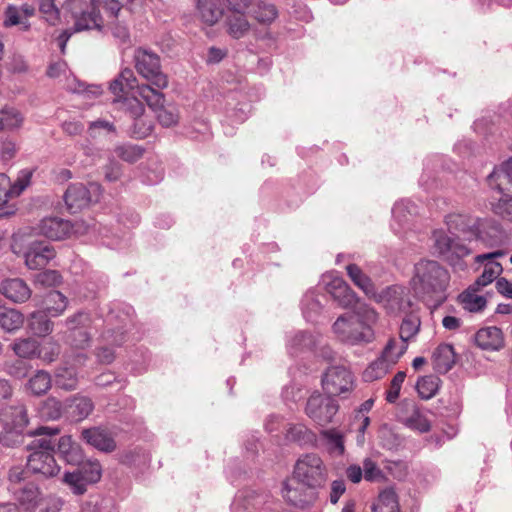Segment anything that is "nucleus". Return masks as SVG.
<instances>
[{
  "label": "nucleus",
  "instance_id": "0eeeda50",
  "mask_svg": "<svg viewBox=\"0 0 512 512\" xmlns=\"http://www.w3.org/2000/svg\"><path fill=\"white\" fill-rule=\"evenodd\" d=\"M134 66L137 73L158 89L168 86V77L162 72L160 57L147 49L137 48L134 52Z\"/></svg>",
  "mask_w": 512,
  "mask_h": 512
},
{
  "label": "nucleus",
  "instance_id": "58836bf2",
  "mask_svg": "<svg viewBox=\"0 0 512 512\" xmlns=\"http://www.w3.org/2000/svg\"><path fill=\"white\" fill-rule=\"evenodd\" d=\"M420 326V317L413 310L406 313V316L402 320L399 329L400 339L408 344V341L413 339L418 334L420 331Z\"/></svg>",
  "mask_w": 512,
  "mask_h": 512
},
{
  "label": "nucleus",
  "instance_id": "de8ad7c7",
  "mask_svg": "<svg viewBox=\"0 0 512 512\" xmlns=\"http://www.w3.org/2000/svg\"><path fill=\"white\" fill-rule=\"evenodd\" d=\"M114 152L123 161L135 163L143 157L145 149L140 145L122 144L116 146Z\"/></svg>",
  "mask_w": 512,
  "mask_h": 512
},
{
  "label": "nucleus",
  "instance_id": "1a4fd4ad",
  "mask_svg": "<svg viewBox=\"0 0 512 512\" xmlns=\"http://www.w3.org/2000/svg\"><path fill=\"white\" fill-rule=\"evenodd\" d=\"M101 476L102 467L99 461L87 460L73 472H65L62 481L69 486L73 494L83 495L87 491V486L99 482Z\"/></svg>",
  "mask_w": 512,
  "mask_h": 512
},
{
  "label": "nucleus",
  "instance_id": "393cba45",
  "mask_svg": "<svg viewBox=\"0 0 512 512\" xmlns=\"http://www.w3.org/2000/svg\"><path fill=\"white\" fill-rule=\"evenodd\" d=\"M0 293L13 302H25L31 296V290L20 278L6 279L0 284Z\"/></svg>",
  "mask_w": 512,
  "mask_h": 512
},
{
  "label": "nucleus",
  "instance_id": "680f3d73",
  "mask_svg": "<svg viewBox=\"0 0 512 512\" xmlns=\"http://www.w3.org/2000/svg\"><path fill=\"white\" fill-rule=\"evenodd\" d=\"M155 112L157 114V119L162 126L170 127L178 122L179 117L174 109L165 108L163 105L162 108H158Z\"/></svg>",
  "mask_w": 512,
  "mask_h": 512
},
{
  "label": "nucleus",
  "instance_id": "4be33fe9",
  "mask_svg": "<svg viewBox=\"0 0 512 512\" xmlns=\"http://www.w3.org/2000/svg\"><path fill=\"white\" fill-rule=\"evenodd\" d=\"M474 341L482 350L497 351L504 346V335L500 328L489 326L479 329L474 335Z\"/></svg>",
  "mask_w": 512,
  "mask_h": 512
},
{
  "label": "nucleus",
  "instance_id": "603ef678",
  "mask_svg": "<svg viewBox=\"0 0 512 512\" xmlns=\"http://www.w3.org/2000/svg\"><path fill=\"white\" fill-rule=\"evenodd\" d=\"M12 349L16 355L22 358H32L39 354V344L36 340L27 338L21 339L12 345Z\"/></svg>",
  "mask_w": 512,
  "mask_h": 512
},
{
  "label": "nucleus",
  "instance_id": "4d7b16f0",
  "mask_svg": "<svg viewBox=\"0 0 512 512\" xmlns=\"http://www.w3.org/2000/svg\"><path fill=\"white\" fill-rule=\"evenodd\" d=\"M363 473L364 479L369 482H381L385 479L383 471L370 458L363 461Z\"/></svg>",
  "mask_w": 512,
  "mask_h": 512
},
{
  "label": "nucleus",
  "instance_id": "c756f323",
  "mask_svg": "<svg viewBox=\"0 0 512 512\" xmlns=\"http://www.w3.org/2000/svg\"><path fill=\"white\" fill-rule=\"evenodd\" d=\"M6 420L10 427L26 428L29 423L27 409L24 405L8 406L0 411V424L6 426Z\"/></svg>",
  "mask_w": 512,
  "mask_h": 512
},
{
  "label": "nucleus",
  "instance_id": "338daca9",
  "mask_svg": "<svg viewBox=\"0 0 512 512\" xmlns=\"http://www.w3.org/2000/svg\"><path fill=\"white\" fill-rule=\"evenodd\" d=\"M346 485L343 480H334L331 483L330 502L332 504L338 503L340 497L345 493Z\"/></svg>",
  "mask_w": 512,
  "mask_h": 512
},
{
  "label": "nucleus",
  "instance_id": "a18cd8bd",
  "mask_svg": "<svg viewBox=\"0 0 512 512\" xmlns=\"http://www.w3.org/2000/svg\"><path fill=\"white\" fill-rule=\"evenodd\" d=\"M440 382V378L435 375L422 377L416 385L419 396L425 400L431 399L436 395Z\"/></svg>",
  "mask_w": 512,
  "mask_h": 512
},
{
  "label": "nucleus",
  "instance_id": "f03ea898",
  "mask_svg": "<svg viewBox=\"0 0 512 512\" xmlns=\"http://www.w3.org/2000/svg\"><path fill=\"white\" fill-rule=\"evenodd\" d=\"M378 313L367 305L358 306L353 313L339 316L332 325L337 339L350 345H365L375 340L374 325Z\"/></svg>",
  "mask_w": 512,
  "mask_h": 512
},
{
  "label": "nucleus",
  "instance_id": "9b49d317",
  "mask_svg": "<svg viewBox=\"0 0 512 512\" xmlns=\"http://www.w3.org/2000/svg\"><path fill=\"white\" fill-rule=\"evenodd\" d=\"M88 227L83 221L71 223L59 217H47L40 221L38 233L52 240H62L70 236L86 233Z\"/></svg>",
  "mask_w": 512,
  "mask_h": 512
},
{
  "label": "nucleus",
  "instance_id": "4468645a",
  "mask_svg": "<svg viewBox=\"0 0 512 512\" xmlns=\"http://www.w3.org/2000/svg\"><path fill=\"white\" fill-rule=\"evenodd\" d=\"M353 384L352 373L343 366L329 367L322 377L323 390L329 397L349 393Z\"/></svg>",
  "mask_w": 512,
  "mask_h": 512
},
{
  "label": "nucleus",
  "instance_id": "5701e85b",
  "mask_svg": "<svg viewBox=\"0 0 512 512\" xmlns=\"http://www.w3.org/2000/svg\"><path fill=\"white\" fill-rule=\"evenodd\" d=\"M64 201L67 209L71 213H76L89 205L91 201L90 192L84 184H72L65 192Z\"/></svg>",
  "mask_w": 512,
  "mask_h": 512
},
{
  "label": "nucleus",
  "instance_id": "c03bdc74",
  "mask_svg": "<svg viewBox=\"0 0 512 512\" xmlns=\"http://www.w3.org/2000/svg\"><path fill=\"white\" fill-rule=\"evenodd\" d=\"M23 323L24 316L16 309H5L0 313V326L7 332H13L20 329Z\"/></svg>",
  "mask_w": 512,
  "mask_h": 512
},
{
  "label": "nucleus",
  "instance_id": "f8f14e48",
  "mask_svg": "<svg viewBox=\"0 0 512 512\" xmlns=\"http://www.w3.org/2000/svg\"><path fill=\"white\" fill-rule=\"evenodd\" d=\"M338 409V403L328 395L313 393L306 402L305 414L319 426L325 427L332 423Z\"/></svg>",
  "mask_w": 512,
  "mask_h": 512
},
{
  "label": "nucleus",
  "instance_id": "f3484780",
  "mask_svg": "<svg viewBox=\"0 0 512 512\" xmlns=\"http://www.w3.org/2000/svg\"><path fill=\"white\" fill-rule=\"evenodd\" d=\"M504 255V250H496L494 252L480 254L475 257V262L484 263L486 261V263L484 264L482 274L476 279L474 286L482 288L497 279V277L502 273L503 268L499 262L495 261V259Z\"/></svg>",
  "mask_w": 512,
  "mask_h": 512
},
{
  "label": "nucleus",
  "instance_id": "a19ab883",
  "mask_svg": "<svg viewBox=\"0 0 512 512\" xmlns=\"http://www.w3.org/2000/svg\"><path fill=\"white\" fill-rule=\"evenodd\" d=\"M45 311L52 317L60 316L64 313L68 305V299L59 291H50L45 296Z\"/></svg>",
  "mask_w": 512,
  "mask_h": 512
},
{
  "label": "nucleus",
  "instance_id": "8fccbe9b",
  "mask_svg": "<svg viewBox=\"0 0 512 512\" xmlns=\"http://www.w3.org/2000/svg\"><path fill=\"white\" fill-rule=\"evenodd\" d=\"M23 120L22 114L14 108H4L0 110V132L5 128H19Z\"/></svg>",
  "mask_w": 512,
  "mask_h": 512
},
{
  "label": "nucleus",
  "instance_id": "3c124183",
  "mask_svg": "<svg viewBox=\"0 0 512 512\" xmlns=\"http://www.w3.org/2000/svg\"><path fill=\"white\" fill-rule=\"evenodd\" d=\"M40 415L46 420H57L62 416V403L56 398L46 399L39 409Z\"/></svg>",
  "mask_w": 512,
  "mask_h": 512
},
{
  "label": "nucleus",
  "instance_id": "0e129e2a",
  "mask_svg": "<svg viewBox=\"0 0 512 512\" xmlns=\"http://www.w3.org/2000/svg\"><path fill=\"white\" fill-rule=\"evenodd\" d=\"M37 281L43 285L55 286L61 283L62 277L56 270H46L38 274Z\"/></svg>",
  "mask_w": 512,
  "mask_h": 512
},
{
  "label": "nucleus",
  "instance_id": "49530a36",
  "mask_svg": "<svg viewBox=\"0 0 512 512\" xmlns=\"http://www.w3.org/2000/svg\"><path fill=\"white\" fill-rule=\"evenodd\" d=\"M52 380L48 372L40 370L28 381V389L34 395H43L51 388Z\"/></svg>",
  "mask_w": 512,
  "mask_h": 512
},
{
  "label": "nucleus",
  "instance_id": "ea45409f",
  "mask_svg": "<svg viewBox=\"0 0 512 512\" xmlns=\"http://www.w3.org/2000/svg\"><path fill=\"white\" fill-rule=\"evenodd\" d=\"M138 95L146 102V104L152 110L156 111L158 108H162L165 102V96L160 92L157 87L156 89L150 85L142 84L137 85Z\"/></svg>",
  "mask_w": 512,
  "mask_h": 512
},
{
  "label": "nucleus",
  "instance_id": "cd10ccee",
  "mask_svg": "<svg viewBox=\"0 0 512 512\" xmlns=\"http://www.w3.org/2000/svg\"><path fill=\"white\" fill-rule=\"evenodd\" d=\"M66 409L73 420L82 421L93 412L94 403L87 396L76 395L67 400Z\"/></svg>",
  "mask_w": 512,
  "mask_h": 512
},
{
  "label": "nucleus",
  "instance_id": "72a5a7b5",
  "mask_svg": "<svg viewBox=\"0 0 512 512\" xmlns=\"http://www.w3.org/2000/svg\"><path fill=\"white\" fill-rule=\"evenodd\" d=\"M372 512H400L396 492L392 488L381 491L371 507Z\"/></svg>",
  "mask_w": 512,
  "mask_h": 512
},
{
  "label": "nucleus",
  "instance_id": "a211bd4d",
  "mask_svg": "<svg viewBox=\"0 0 512 512\" xmlns=\"http://www.w3.org/2000/svg\"><path fill=\"white\" fill-rule=\"evenodd\" d=\"M56 255L54 248L44 242L31 243L24 254L25 264L29 269L38 270L44 268Z\"/></svg>",
  "mask_w": 512,
  "mask_h": 512
},
{
  "label": "nucleus",
  "instance_id": "f257e3e1",
  "mask_svg": "<svg viewBox=\"0 0 512 512\" xmlns=\"http://www.w3.org/2000/svg\"><path fill=\"white\" fill-rule=\"evenodd\" d=\"M60 433V428L41 426L29 431L28 435L34 437L27 445L30 451L27 457L25 470L28 475L35 474L43 479L53 478L60 473V466L55 459V441L52 437Z\"/></svg>",
  "mask_w": 512,
  "mask_h": 512
},
{
  "label": "nucleus",
  "instance_id": "c85d7f7f",
  "mask_svg": "<svg viewBox=\"0 0 512 512\" xmlns=\"http://www.w3.org/2000/svg\"><path fill=\"white\" fill-rule=\"evenodd\" d=\"M197 16L208 26L216 24L223 16L219 0H197Z\"/></svg>",
  "mask_w": 512,
  "mask_h": 512
},
{
  "label": "nucleus",
  "instance_id": "423d86ee",
  "mask_svg": "<svg viewBox=\"0 0 512 512\" xmlns=\"http://www.w3.org/2000/svg\"><path fill=\"white\" fill-rule=\"evenodd\" d=\"M63 8L73 20L75 32L101 30L104 25L103 17L94 0H66Z\"/></svg>",
  "mask_w": 512,
  "mask_h": 512
},
{
  "label": "nucleus",
  "instance_id": "13d9d810",
  "mask_svg": "<svg viewBox=\"0 0 512 512\" xmlns=\"http://www.w3.org/2000/svg\"><path fill=\"white\" fill-rule=\"evenodd\" d=\"M405 378L406 373L404 371H399L394 375L393 379L390 382L389 389L386 393V400L389 403H394L398 399Z\"/></svg>",
  "mask_w": 512,
  "mask_h": 512
},
{
  "label": "nucleus",
  "instance_id": "37998d69",
  "mask_svg": "<svg viewBox=\"0 0 512 512\" xmlns=\"http://www.w3.org/2000/svg\"><path fill=\"white\" fill-rule=\"evenodd\" d=\"M6 420V426H1L0 432V443L6 447H16L24 441V430L25 428L10 427Z\"/></svg>",
  "mask_w": 512,
  "mask_h": 512
},
{
  "label": "nucleus",
  "instance_id": "e2e57ef3",
  "mask_svg": "<svg viewBox=\"0 0 512 512\" xmlns=\"http://www.w3.org/2000/svg\"><path fill=\"white\" fill-rule=\"evenodd\" d=\"M10 199H12L10 178L4 173H0V206L5 205Z\"/></svg>",
  "mask_w": 512,
  "mask_h": 512
},
{
  "label": "nucleus",
  "instance_id": "774afa93",
  "mask_svg": "<svg viewBox=\"0 0 512 512\" xmlns=\"http://www.w3.org/2000/svg\"><path fill=\"white\" fill-rule=\"evenodd\" d=\"M60 353V347L58 344L49 343L48 346L43 347L39 351V356L42 357L45 361L52 362Z\"/></svg>",
  "mask_w": 512,
  "mask_h": 512
},
{
  "label": "nucleus",
  "instance_id": "2f4dec72",
  "mask_svg": "<svg viewBox=\"0 0 512 512\" xmlns=\"http://www.w3.org/2000/svg\"><path fill=\"white\" fill-rule=\"evenodd\" d=\"M434 369L441 374L447 373L455 363L454 349L449 344L439 345L433 353Z\"/></svg>",
  "mask_w": 512,
  "mask_h": 512
},
{
  "label": "nucleus",
  "instance_id": "b1692460",
  "mask_svg": "<svg viewBox=\"0 0 512 512\" xmlns=\"http://www.w3.org/2000/svg\"><path fill=\"white\" fill-rule=\"evenodd\" d=\"M137 85V79L134 76L133 71L129 68L122 70L119 76L110 83L109 89L116 96L113 103L117 108L118 104L116 101L118 99L123 100L125 98H132L133 96L129 97L127 95L128 91L136 88Z\"/></svg>",
  "mask_w": 512,
  "mask_h": 512
},
{
  "label": "nucleus",
  "instance_id": "dca6fc26",
  "mask_svg": "<svg viewBox=\"0 0 512 512\" xmlns=\"http://www.w3.org/2000/svg\"><path fill=\"white\" fill-rule=\"evenodd\" d=\"M485 247L495 248L506 244L507 235L502 226L492 219H478L477 227L472 236Z\"/></svg>",
  "mask_w": 512,
  "mask_h": 512
},
{
  "label": "nucleus",
  "instance_id": "7ed1b4c3",
  "mask_svg": "<svg viewBox=\"0 0 512 512\" xmlns=\"http://www.w3.org/2000/svg\"><path fill=\"white\" fill-rule=\"evenodd\" d=\"M449 282L448 270L437 261L421 260L415 265L414 289L422 297L442 301Z\"/></svg>",
  "mask_w": 512,
  "mask_h": 512
},
{
  "label": "nucleus",
  "instance_id": "bf43d9fd",
  "mask_svg": "<svg viewBox=\"0 0 512 512\" xmlns=\"http://www.w3.org/2000/svg\"><path fill=\"white\" fill-rule=\"evenodd\" d=\"M32 172L23 170L14 183H11L12 198L18 197L30 184Z\"/></svg>",
  "mask_w": 512,
  "mask_h": 512
},
{
  "label": "nucleus",
  "instance_id": "f704fd0d",
  "mask_svg": "<svg viewBox=\"0 0 512 512\" xmlns=\"http://www.w3.org/2000/svg\"><path fill=\"white\" fill-rule=\"evenodd\" d=\"M247 12H231L226 19L227 32L234 39L244 37L250 30V23L246 18Z\"/></svg>",
  "mask_w": 512,
  "mask_h": 512
},
{
  "label": "nucleus",
  "instance_id": "c9c22d12",
  "mask_svg": "<svg viewBox=\"0 0 512 512\" xmlns=\"http://www.w3.org/2000/svg\"><path fill=\"white\" fill-rule=\"evenodd\" d=\"M320 437L324 441L330 454L341 456L345 452L344 435L338 429H323Z\"/></svg>",
  "mask_w": 512,
  "mask_h": 512
},
{
  "label": "nucleus",
  "instance_id": "e433bc0d",
  "mask_svg": "<svg viewBox=\"0 0 512 512\" xmlns=\"http://www.w3.org/2000/svg\"><path fill=\"white\" fill-rule=\"evenodd\" d=\"M346 271L354 285L360 288L367 296L375 295V287L372 280L358 265L349 264L346 266Z\"/></svg>",
  "mask_w": 512,
  "mask_h": 512
},
{
  "label": "nucleus",
  "instance_id": "6ab92c4d",
  "mask_svg": "<svg viewBox=\"0 0 512 512\" xmlns=\"http://www.w3.org/2000/svg\"><path fill=\"white\" fill-rule=\"evenodd\" d=\"M391 342L388 346H385L381 352L380 357L373 361L363 372V379L366 382H373L383 378L390 367L397 363V356L399 354L391 353Z\"/></svg>",
  "mask_w": 512,
  "mask_h": 512
},
{
  "label": "nucleus",
  "instance_id": "5fc2aeb1",
  "mask_svg": "<svg viewBox=\"0 0 512 512\" xmlns=\"http://www.w3.org/2000/svg\"><path fill=\"white\" fill-rule=\"evenodd\" d=\"M56 385L67 391L74 390L77 387L78 379L76 372L72 368H60L55 377Z\"/></svg>",
  "mask_w": 512,
  "mask_h": 512
},
{
  "label": "nucleus",
  "instance_id": "9d476101",
  "mask_svg": "<svg viewBox=\"0 0 512 512\" xmlns=\"http://www.w3.org/2000/svg\"><path fill=\"white\" fill-rule=\"evenodd\" d=\"M118 110L129 115L133 124L129 130L132 137L143 139L149 136L153 130V123L145 115V107L137 97L118 99Z\"/></svg>",
  "mask_w": 512,
  "mask_h": 512
},
{
  "label": "nucleus",
  "instance_id": "6e6d98bb",
  "mask_svg": "<svg viewBox=\"0 0 512 512\" xmlns=\"http://www.w3.org/2000/svg\"><path fill=\"white\" fill-rule=\"evenodd\" d=\"M511 192L505 191L502 197L493 204V212L504 220L512 222V195Z\"/></svg>",
  "mask_w": 512,
  "mask_h": 512
},
{
  "label": "nucleus",
  "instance_id": "09e8293b",
  "mask_svg": "<svg viewBox=\"0 0 512 512\" xmlns=\"http://www.w3.org/2000/svg\"><path fill=\"white\" fill-rule=\"evenodd\" d=\"M35 3L38 5L43 19L49 25L55 26L60 23V10L55 4V0H38Z\"/></svg>",
  "mask_w": 512,
  "mask_h": 512
},
{
  "label": "nucleus",
  "instance_id": "6e6552de",
  "mask_svg": "<svg viewBox=\"0 0 512 512\" xmlns=\"http://www.w3.org/2000/svg\"><path fill=\"white\" fill-rule=\"evenodd\" d=\"M434 248L449 265L461 271L466 268L463 259L472 253V250L458 237L451 238L444 232L434 233Z\"/></svg>",
  "mask_w": 512,
  "mask_h": 512
},
{
  "label": "nucleus",
  "instance_id": "20e7f679",
  "mask_svg": "<svg viewBox=\"0 0 512 512\" xmlns=\"http://www.w3.org/2000/svg\"><path fill=\"white\" fill-rule=\"evenodd\" d=\"M292 475L309 488L319 492L328 480V468L316 453L302 455L296 461Z\"/></svg>",
  "mask_w": 512,
  "mask_h": 512
},
{
  "label": "nucleus",
  "instance_id": "39448f33",
  "mask_svg": "<svg viewBox=\"0 0 512 512\" xmlns=\"http://www.w3.org/2000/svg\"><path fill=\"white\" fill-rule=\"evenodd\" d=\"M29 478L28 471L21 466H14L8 472V489L25 510L31 511L39 505L41 491Z\"/></svg>",
  "mask_w": 512,
  "mask_h": 512
},
{
  "label": "nucleus",
  "instance_id": "7c9ffc66",
  "mask_svg": "<svg viewBox=\"0 0 512 512\" xmlns=\"http://www.w3.org/2000/svg\"><path fill=\"white\" fill-rule=\"evenodd\" d=\"M480 287L471 285L458 296V302L464 310L477 313L486 308L487 299L484 296L478 295L477 291Z\"/></svg>",
  "mask_w": 512,
  "mask_h": 512
},
{
  "label": "nucleus",
  "instance_id": "ddd939ff",
  "mask_svg": "<svg viewBox=\"0 0 512 512\" xmlns=\"http://www.w3.org/2000/svg\"><path fill=\"white\" fill-rule=\"evenodd\" d=\"M281 492L286 502L301 509L312 506L319 496L318 491L304 485L293 475L283 482Z\"/></svg>",
  "mask_w": 512,
  "mask_h": 512
},
{
  "label": "nucleus",
  "instance_id": "864d4df0",
  "mask_svg": "<svg viewBox=\"0 0 512 512\" xmlns=\"http://www.w3.org/2000/svg\"><path fill=\"white\" fill-rule=\"evenodd\" d=\"M286 437L288 440L297 442L301 445L311 442L314 434L303 424H294L287 430Z\"/></svg>",
  "mask_w": 512,
  "mask_h": 512
},
{
  "label": "nucleus",
  "instance_id": "69168bd1",
  "mask_svg": "<svg viewBox=\"0 0 512 512\" xmlns=\"http://www.w3.org/2000/svg\"><path fill=\"white\" fill-rule=\"evenodd\" d=\"M90 322L89 314L85 312H78L66 319V325L71 330H76L79 327H84Z\"/></svg>",
  "mask_w": 512,
  "mask_h": 512
},
{
  "label": "nucleus",
  "instance_id": "aec40b11",
  "mask_svg": "<svg viewBox=\"0 0 512 512\" xmlns=\"http://www.w3.org/2000/svg\"><path fill=\"white\" fill-rule=\"evenodd\" d=\"M326 290L342 308L352 307L357 302L356 294L341 277H331Z\"/></svg>",
  "mask_w": 512,
  "mask_h": 512
},
{
  "label": "nucleus",
  "instance_id": "473e14b6",
  "mask_svg": "<svg viewBox=\"0 0 512 512\" xmlns=\"http://www.w3.org/2000/svg\"><path fill=\"white\" fill-rule=\"evenodd\" d=\"M403 423L410 429L425 433L430 430V423L426 416L414 403L406 405V414L403 416Z\"/></svg>",
  "mask_w": 512,
  "mask_h": 512
},
{
  "label": "nucleus",
  "instance_id": "412c9836",
  "mask_svg": "<svg viewBox=\"0 0 512 512\" xmlns=\"http://www.w3.org/2000/svg\"><path fill=\"white\" fill-rule=\"evenodd\" d=\"M81 438L92 447L106 453H111L116 449V442L111 434L101 427H91L83 429Z\"/></svg>",
  "mask_w": 512,
  "mask_h": 512
},
{
  "label": "nucleus",
  "instance_id": "2eb2a0df",
  "mask_svg": "<svg viewBox=\"0 0 512 512\" xmlns=\"http://www.w3.org/2000/svg\"><path fill=\"white\" fill-rule=\"evenodd\" d=\"M378 301L383 305L387 313L392 315L408 313L412 308L409 291L405 287L398 285L390 286L382 291Z\"/></svg>",
  "mask_w": 512,
  "mask_h": 512
},
{
  "label": "nucleus",
  "instance_id": "4c0bfd02",
  "mask_svg": "<svg viewBox=\"0 0 512 512\" xmlns=\"http://www.w3.org/2000/svg\"><path fill=\"white\" fill-rule=\"evenodd\" d=\"M248 13L261 25H271L278 17V10L274 4L264 1L257 2L256 7Z\"/></svg>",
  "mask_w": 512,
  "mask_h": 512
},
{
  "label": "nucleus",
  "instance_id": "052dcab7",
  "mask_svg": "<svg viewBox=\"0 0 512 512\" xmlns=\"http://www.w3.org/2000/svg\"><path fill=\"white\" fill-rule=\"evenodd\" d=\"M133 1L134 0H126V3H131ZM100 4L110 17L117 20L120 11L125 6V0H100Z\"/></svg>",
  "mask_w": 512,
  "mask_h": 512
},
{
  "label": "nucleus",
  "instance_id": "bb28decb",
  "mask_svg": "<svg viewBox=\"0 0 512 512\" xmlns=\"http://www.w3.org/2000/svg\"><path fill=\"white\" fill-rule=\"evenodd\" d=\"M490 188L499 193L505 191L512 193V161L507 162L501 168L494 169L487 177Z\"/></svg>",
  "mask_w": 512,
  "mask_h": 512
},
{
  "label": "nucleus",
  "instance_id": "79ce46f5",
  "mask_svg": "<svg viewBox=\"0 0 512 512\" xmlns=\"http://www.w3.org/2000/svg\"><path fill=\"white\" fill-rule=\"evenodd\" d=\"M46 311L33 312L30 315L29 327L37 336H46L53 331V323L47 318Z\"/></svg>",
  "mask_w": 512,
  "mask_h": 512
},
{
  "label": "nucleus",
  "instance_id": "a878e982",
  "mask_svg": "<svg viewBox=\"0 0 512 512\" xmlns=\"http://www.w3.org/2000/svg\"><path fill=\"white\" fill-rule=\"evenodd\" d=\"M479 218L465 213H451L446 216L445 223L449 232L473 236Z\"/></svg>",
  "mask_w": 512,
  "mask_h": 512
}]
</instances>
